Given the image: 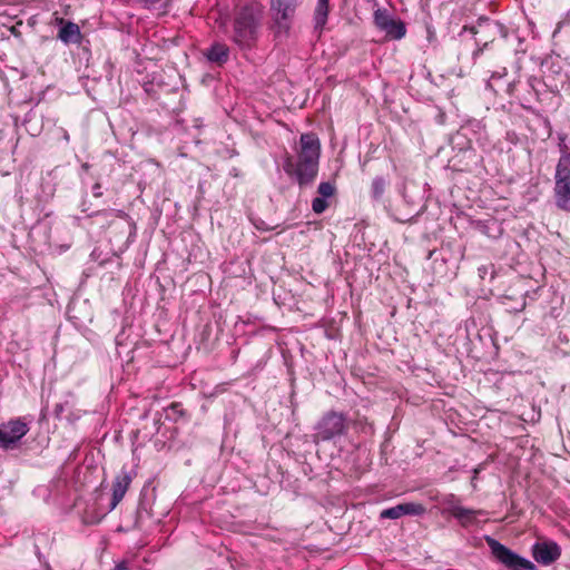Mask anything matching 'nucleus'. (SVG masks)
I'll return each instance as SVG.
<instances>
[{"label": "nucleus", "instance_id": "obj_1", "mask_svg": "<svg viewBox=\"0 0 570 570\" xmlns=\"http://www.w3.org/2000/svg\"><path fill=\"white\" fill-rule=\"evenodd\" d=\"M301 150L298 160L295 164L291 157L285 160L284 169L295 176L301 187L311 185L318 171V160L321 155V142L315 134H303L299 139Z\"/></svg>", "mask_w": 570, "mask_h": 570}, {"label": "nucleus", "instance_id": "obj_2", "mask_svg": "<svg viewBox=\"0 0 570 570\" xmlns=\"http://www.w3.org/2000/svg\"><path fill=\"white\" fill-rule=\"evenodd\" d=\"M262 18V7L256 3L245 4L236 12L233 21L232 41L240 50H250L256 47Z\"/></svg>", "mask_w": 570, "mask_h": 570}, {"label": "nucleus", "instance_id": "obj_3", "mask_svg": "<svg viewBox=\"0 0 570 570\" xmlns=\"http://www.w3.org/2000/svg\"><path fill=\"white\" fill-rule=\"evenodd\" d=\"M560 158L556 166L553 198L558 209L570 214V147L560 137Z\"/></svg>", "mask_w": 570, "mask_h": 570}, {"label": "nucleus", "instance_id": "obj_4", "mask_svg": "<svg viewBox=\"0 0 570 570\" xmlns=\"http://www.w3.org/2000/svg\"><path fill=\"white\" fill-rule=\"evenodd\" d=\"M299 4V0L269 1V29L273 32L275 40L283 41L289 37Z\"/></svg>", "mask_w": 570, "mask_h": 570}, {"label": "nucleus", "instance_id": "obj_5", "mask_svg": "<svg viewBox=\"0 0 570 570\" xmlns=\"http://www.w3.org/2000/svg\"><path fill=\"white\" fill-rule=\"evenodd\" d=\"M487 541L491 549L492 554L504 566L512 568V569H524V570H534L535 569V566L531 561L515 554L514 552H512L510 549H508L507 547H504L497 540H494L492 538H488Z\"/></svg>", "mask_w": 570, "mask_h": 570}, {"label": "nucleus", "instance_id": "obj_6", "mask_svg": "<svg viewBox=\"0 0 570 570\" xmlns=\"http://www.w3.org/2000/svg\"><path fill=\"white\" fill-rule=\"evenodd\" d=\"M374 21L379 29L384 31L391 39H402L405 36L406 28L404 22L393 18L385 10H376L374 12Z\"/></svg>", "mask_w": 570, "mask_h": 570}, {"label": "nucleus", "instance_id": "obj_7", "mask_svg": "<svg viewBox=\"0 0 570 570\" xmlns=\"http://www.w3.org/2000/svg\"><path fill=\"white\" fill-rule=\"evenodd\" d=\"M533 558L542 564H550L560 557V548L556 542L542 541L532 548Z\"/></svg>", "mask_w": 570, "mask_h": 570}, {"label": "nucleus", "instance_id": "obj_8", "mask_svg": "<svg viewBox=\"0 0 570 570\" xmlns=\"http://www.w3.org/2000/svg\"><path fill=\"white\" fill-rule=\"evenodd\" d=\"M425 508L421 503L406 502L385 509L381 512L382 519H399L403 515H421Z\"/></svg>", "mask_w": 570, "mask_h": 570}, {"label": "nucleus", "instance_id": "obj_9", "mask_svg": "<svg viewBox=\"0 0 570 570\" xmlns=\"http://www.w3.org/2000/svg\"><path fill=\"white\" fill-rule=\"evenodd\" d=\"M58 24H62L58 32V39L66 45L79 43L81 41V31L77 23L65 21L63 18H57Z\"/></svg>", "mask_w": 570, "mask_h": 570}, {"label": "nucleus", "instance_id": "obj_10", "mask_svg": "<svg viewBox=\"0 0 570 570\" xmlns=\"http://www.w3.org/2000/svg\"><path fill=\"white\" fill-rule=\"evenodd\" d=\"M131 483L130 474L122 470L120 474H118L112 483V501L110 510H114L119 502L124 499L129 485Z\"/></svg>", "mask_w": 570, "mask_h": 570}, {"label": "nucleus", "instance_id": "obj_11", "mask_svg": "<svg viewBox=\"0 0 570 570\" xmlns=\"http://www.w3.org/2000/svg\"><path fill=\"white\" fill-rule=\"evenodd\" d=\"M229 53L230 50L225 43L214 42L204 55L209 62L223 66L228 61Z\"/></svg>", "mask_w": 570, "mask_h": 570}, {"label": "nucleus", "instance_id": "obj_12", "mask_svg": "<svg viewBox=\"0 0 570 570\" xmlns=\"http://www.w3.org/2000/svg\"><path fill=\"white\" fill-rule=\"evenodd\" d=\"M53 415L57 419V423L55 425H67L75 423V413L71 411V406L68 401L63 403H57L55 405Z\"/></svg>", "mask_w": 570, "mask_h": 570}, {"label": "nucleus", "instance_id": "obj_13", "mask_svg": "<svg viewBox=\"0 0 570 570\" xmlns=\"http://www.w3.org/2000/svg\"><path fill=\"white\" fill-rule=\"evenodd\" d=\"M24 433L26 430H0V446L13 449Z\"/></svg>", "mask_w": 570, "mask_h": 570}, {"label": "nucleus", "instance_id": "obj_14", "mask_svg": "<svg viewBox=\"0 0 570 570\" xmlns=\"http://www.w3.org/2000/svg\"><path fill=\"white\" fill-rule=\"evenodd\" d=\"M330 0H317L314 11L315 29L322 30L325 26L330 12Z\"/></svg>", "mask_w": 570, "mask_h": 570}, {"label": "nucleus", "instance_id": "obj_15", "mask_svg": "<svg viewBox=\"0 0 570 570\" xmlns=\"http://www.w3.org/2000/svg\"><path fill=\"white\" fill-rule=\"evenodd\" d=\"M478 514H481V511L460 505L452 515L465 527L474 522Z\"/></svg>", "mask_w": 570, "mask_h": 570}, {"label": "nucleus", "instance_id": "obj_16", "mask_svg": "<svg viewBox=\"0 0 570 570\" xmlns=\"http://www.w3.org/2000/svg\"><path fill=\"white\" fill-rule=\"evenodd\" d=\"M320 428H344L343 414L333 411L326 413L320 423Z\"/></svg>", "mask_w": 570, "mask_h": 570}, {"label": "nucleus", "instance_id": "obj_17", "mask_svg": "<svg viewBox=\"0 0 570 570\" xmlns=\"http://www.w3.org/2000/svg\"><path fill=\"white\" fill-rule=\"evenodd\" d=\"M387 186V180L382 176H376L371 185V195L375 200H380Z\"/></svg>", "mask_w": 570, "mask_h": 570}, {"label": "nucleus", "instance_id": "obj_18", "mask_svg": "<svg viewBox=\"0 0 570 570\" xmlns=\"http://www.w3.org/2000/svg\"><path fill=\"white\" fill-rule=\"evenodd\" d=\"M184 415L185 410L180 403H173L165 410V419L175 423Z\"/></svg>", "mask_w": 570, "mask_h": 570}, {"label": "nucleus", "instance_id": "obj_19", "mask_svg": "<svg viewBox=\"0 0 570 570\" xmlns=\"http://www.w3.org/2000/svg\"><path fill=\"white\" fill-rule=\"evenodd\" d=\"M441 502L445 507V511L451 514L461 505L459 499L452 493L444 495Z\"/></svg>", "mask_w": 570, "mask_h": 570}, {"label": "nucleus", "instance_id": "obj_20", "mask_svg": "<svg viewBox=\"0 0 570 570\" xmlns=\"http://www.w3.org/2000/svg\"><path fill=\"white\" fill-rule=\"evenodd\" d=\"M317 193L320 194V197L328 198L332 197L335 193V187L333 184L328 181H322L318 185Z\"/></svg>", "mask_w": 570, "mask_h": 570}, {"label": "nucleus", "instance_id": "obj_21", "mask_svg": "<svg viewBox=\"0 0 570 570\" xmlns=\"http://www.w3.org/2000/svg\"><path fill=\"white\" fill-rule=\"evenodd\" d=\"M328 207V204L326 202V198L323 197H316L312 202V209L316 214H322L326 210Z\"/></svg>", "mask_w": 570, "mask_h": 570}, {"label": "nucleus", "instance_id": "obj_22", "mask_svg": "<svg viewBox=\"0 0 570 570\" xmlns=\"http://www.w3.org/2000/svg\"><path fill=\"white\" fill-rule=\"evenodd\" d=\"M30 423H31V421H26V417H18L16 420H11L8 423L7 428H13V429L27 428ZM0 428H6V426H4V424H1Z\"/></svg>", "mask_w": 570, "mask_h": 570}, {"label": "nucleus", "instance_id": "obj_23", "mask_svg": "<svg viewBox=\"0 0 570 570\" xmlns=\"http://www.w3.org/2000/svg\"><path fill=\"white\" fill-rule=\"evenodd\" d=\"M505 75H507V69L505 68H503L502 71H494V72H492L491 78H490V80L487 83V87L495 90L493 88V85H492L491 81L497 79V78L500 79V78L504 77Z\"/></svg>", "mask_w": 570, "mask_h": 570}, {"label": "nucleus", "instance_id": "obj_24", "mask_svg": "<svg viewBox=\"0 0 570 570\" xmlns=\"http://www.w3.org/2000/svg\"><path fill=\"white\" fill-rule=\"evenodd\" d=\"M489 45V41H485L483 43L482 47H478L473 52H472V59L475 61L483 52V50L488 47Z\"/></svg>", "mask_w": 570, "mask_h": 570}, {"label": "nucleus", "instance_id": "obj_25", "mask_svg": "<svg viewBox=\"0 0 570 570\" xmlns=\"http://www.w3.org/2000/svg\"><path fill=\"white\" fill-rule=\"evenodd\" d=\"M92 195L95 197H101L102 196V191H101V185L100 183H96L94 186H92Z\"/></svg>", "mask_w": 570, "mask_h": 570}, {"label": "nucleus", "instance_id": "obj_26", "mask_svg": "<svg viewBox=\"0 0 570 570\" xmlns=\"http://www.w3.org/2000/svg\"><path fill=\"white\" fill-rule=\"evenodd\" d=\"M464 31H469L472 35H476L478 33L476 27H474V26H471V27L464 26L463 29H462V32H464Z\"/></svg>", "mask_w": 570, "mask_h": 570}, {"label": "nucleus", "instance_id": "obj_27", "mask_svg": "<svg viewBox=\"0 0 570 570\" xmlns=\"http://www.w3.org/2000/svg\"><path fill=\"white\" fill-rule=\"evenodd\" d=\"M483 23H485L487 26H490V19H489V18H485V17H481V18L478 20V24L481 27Z\"/></svg>", "mask_w": 570, "mask_h": 570}, {"label": "nucleus", "instance_id": "obj_28", "mask_svg": "<svg viewBox=\"0 0 570 570\" xmlns=\"http://www.w3.org/2000/svg\"><path fill=\"white\" fill-rule=\"evenodd\" d=\"M112 570H128L126 562H120L116 564V567Z\"/></svg>", "mask_w": 570, "mask_h": 570}, {"label": "nucleus", "instance_id": "obj_29", "mask_svg": "<svg viewBox=\"0 0 570 570\" xmlns=\"http://www.w3.org/2000/svg\"><path fill=\"white\" fill-rule=\"evenodd\" d=\"M7 150V144L0 139V153L3 154Z\"/></svg>", "mask_w": 570, "mask_h": 570}, {"label": "nucleus", "instance_id": "obj_30", "mask_svg": "<svg viewBox=\"0 0 570 570\" xmlns=\"http://www.w3.org/2000/svg\"><path fill=\"white\" fill-rule=\"evenodd\" d=\"M481 468H476L474 469V476L472 479V482H474V480L476 479V474L480 472Z\"/></svg>", "mask_w": 570, "mask_h": 570}, {"label": "nucleus", "instance_id": "obj_31", "mask_svg": "<svg viewBox=\"0 0 570 570\" xmlns=\"http://www.w3.org/2000/svg\"><path fill=\"white\" fill-rule=\"evenodd\" d=\"M512 89H513V83H509L508 85V92L511 94L512 92Z\"/></svg>", "mask_w": 570, "mask_h": 570}, {"label": "nucleus", "instance_id": "obj_32", "mask_svg": "<svg viewBox=\"0 0 570 570\" xmlns=\"http://www.w3.org/2000/svg\"><path fill=\"white\" fill-rule=\"evenodd\" d=\"M81 167H82V169L87 170L89 168V165L87 163H85Z\"/></svg>", "mask_w": 570, "mask_h": 570}]
</instances>
